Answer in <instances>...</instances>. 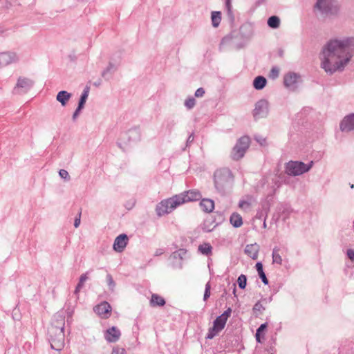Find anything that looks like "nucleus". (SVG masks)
<instances>
[{"instance_id":"obj_56","label":"nucleus","mask_w":354,"mask_h":354,"mask_svg":"<svg viewBox=\"0 0 354 354\" xmlns=\"http://www.w3.org/2000/svg\"><path fill=\"white\" fill-rule=\"evenodd\" d=\"M84 283H81V282L79 281L76 287H77V289H82Z\"/></svg>"},{"instance_id":"obj_37","label":"nucleus","mask_w":354,"mask_h":354,"mask_svg":"<svg viewBox=\"0 0 354 354\" xmlns=\"http://www.w3.org/2000/svg\"><path fill=\"white\" fill-rule=\"evenodd\" d=\"M279 75V68L277 67L272 68V69L270 71V77L272 79H275V78L278 77Z\"/></svg>"},{"instance_id":"obj_49","label":"nucleus","mask_w":354,"mask_h":354,"mask_svg":"<svg viewBox=\"0 0 354 354\" xmlns=\"http://www.w3.org/2000/svg\"><path fill=\"white\" fill-rule=\"evenodd\" d=\"M164 252H165V250L162 248L156 249V251H155V253H154V256H156V257L160 256Z\"/></svg>"},{"instance_id":"obj_39","label":"nucleus","mask_w":354,"mask_h":354,"mask_svg":"<svg viewBox=\"0 0 354 354\" xmlns=\"http://www.w3.org/2000/svg\"><path fill=\"white\" fill-rule=\"evenodd\" d=\"M111 354H126V351L123 348L115 347L113 349Z\"/></svg>"},{"instance_id":"obj_16","label":"nucleus","mask_w":354,"mask_h":354,"mask_svg":"<svg viewBox=\"0 0 354 354\" xmlns=\"http://www.w3.org/2000/svg\"><path fill=\"white\" fill-rule=\"evenodd\" d=\"M340 129L346 132L354 129V113L344 117L340 123Z\"/></svg>"},{"instance_id":"obj_43","label":"nucleus","mask_w":354,"mask_h":354,"mask_svg":"<svg viewBox=\"0 0 354 354\" xmlns=\"http://www.w3.org/2000/svg\"><path fill=\"white\" fill-rule=\"evenodd\" d=\"M80 218H81V212H79L77 216L75 218L74 221V227L75 228L78 227L80 224Z\"/></svg>"},{"instance_id":"obj_15","label":"nucleus","mask_w":354,"mask_h":354,"mask_svg":"<svg viewBox=\"0 0 354 354\" xmlns=\"http://www.w3.org/2000/svg\"><path fill=\"white\" fill-rule=\"evenodd\" d=\"M231 314L232 309L228 308L223 314L216 318L213 324L222 330L225 328L227 319L231 316Z\"/></svg>"},{"instance_id":"obj_46","label":"nucleus","mask_w":354,"mask_h":354,"mask_svg":"<svg viewBox=\"0 0 354 354\" xmlns=\"http://www.w3.org/2000/svg\"><path fill=\"white\" fill-rule=\"evenodd\" d=\"M87 274L88 272H86L80 276L79 281L81 282V283H84V282L88 279Z\"/></svg>"},{"instance_id":"obj_1","label":"nucleus","mask_w":354,"mask_h":354,"mask_svg":"<svg viewBox=\"0 0 354 354\" xmlns=\"http://www.w3.org/2000/svg\"><path fill=\"white\" fill-rule=\"evenodd\" d=\"M354 55V37L330 39L320 53L321 67L327 73L343 71Z\"/></svg>"},{"instance_id":"obj_44","label":"nucleus","mask_w":354,"mask_h":354,"mask_svg":"<svg viewBox=\"0 0 354 354\" xmlns=\"http://www.w3.org/2000/svg\"><path fill=\"white\" fill-rule=\"evenodd\" d=\"M255 140L257 142H259L261 146H264L266 144V140L262 137H256Z\"/></svg>"},{"instance_id":"obj_2","label":"nucleus","mask_w":354,"mask_h":354,"mask_svg":"<svg viewBox=\"0 0 354 354\" xmlns=\"http://www.w3.org/2000/svg\"><path fill=\"white\" fill-rule=\"evenodd\" d=\"M201 197L202 194L198 190L191 189L180 195H176L167 200H163L156 206L157 214L161 216L169 214L178 205L187 202L198 201Z\"/></svg>"},{"instance_id":"obj_41","label":"nucleus","mask_w":354,"mask_h":354,"mask_svg":"<svg viewBox=\"0 0 354 354\" xmlns=\"http://www.w3.org/2000/svg\"><path fill=\"white\" fill-rule=\"evenodd\" d=\"M205 94V90L203 88H198L195 92V96L196 97H201Z\"/></svg>"},{"instance_id":"obj_57","label":"nucleus","mask_w":354,"mask_h":354,"mask_svg":"<svg viewBox=\"0 0 354 354\" xmlns=\"http://www.w3.org/2000/svg\"><path fill=\"white\" fill-rule=\"evenodd\" d=\"M81 289H77V287L75 288V295H78L79 292L80 291Z\"/></svg>"},{"instance_id":"obj_4","label":"nucleus","mask_w":354,"mask_h":354,"mask_svg":"<svg viewBox=\"0 0 354 354\" xmlns=\"http://www.w3.org/2000/svg\"><path fill=\"white\" fill-rule=\"evenodd\" d=\"M315 9L322 15H332L338 12L339 5L337 0H317Z\"/></svg>"},{"instance_id":"obj_58","label":"nucleus","mask_w":354,"mask_h":354,"mask_svg":"<svg viewBox=\"0 0 354 354\" xmlns=\"http://www.w3.org/2000/svg\"><path fill=\"white\" fill-rule=\"evenodd\" d=\"M275 185L277 186V188H279L280 187V183L279 182H275Z\"/></svg>"},{"instance_id":"obj_12","label":"nucleus","mask_w":354,"mask_h":354,"mask_svg":"<svg viewBox=\"0 0 354 354\" xmlns=\"http://www.w3.org/2000/svg\"><path fill=\"white\" fill-rule=\"evenodd\" d=\"M300 82V76L295 73H288L284 76V85L295 90Z\"/></svg>"},{"instance_id":"obj_22","label":"nucleus","mask_w":354,"mask_h":354,"mask_svg":"<svg viewBox=\"0 0 354 354\" xmlns=\"http://www.w3.org/2000/svg\"><path fill=\"white\" fill-rule=\"evenodd\" d=\"M117 70V66L111 62L109 64L107 67L102 72V76L105 80H109L111 75Z\"/></svg>"},{"instance_id":"obj_8","label":"nucleus","mask_w":354,"mask_h":354,"mask_svg":"<svg viewBox=\"0 0 354 354\" xmlns=\"http://www.w3.org/2000/svg\"><path fill=\"white\" fill-rule=\"evenodd\" d=\"M50 336V346L53 349L61 351L64 346V330H54L53 333H49Z\"/></svg>"},{"instance_id":"obj_59","label":"nucleus","mask_w":354,"mask_h":354,"mask_svg":"<svg viewBox=\"0 0 354 354\" xmlns=\"http://www.w3.org/2000/svg\"><path fill=\"white\" fill-rule=\"evenodd\" d=\"M263 227H266V221H264V223H263Z\"/></svg>"},{"instance_id":"obj_13","label":"nucleus","mask_w":354,"mask_h":354,"mask_svg":"<svg viewBox=\"0 0 354 354\" xmlns=\"http://www.w3.org/2000/svg\"><path fill=\"white\" fill-rule=\"evenodd\" d=\"M129 238L127 234H121L118 236L113 243V248L117 252H122L127 245Z\"/></svg>"},{"instance_id":"obj_51","label":"nucleus","mask_w":354,"mask_h":354,"mask_svg":"<svg viewBox=\"0 0 354 354\" xmlns=\"http://www.w3.org/2000/svg\"><path fill=\"white\" fill-rule=\"evenodd\" d=\"M80 111H77V108L76 109L75 111L74 112V113L73 115V120H75L77 117L79 115Z\"/></svg>"},{"instance_id":"obj_19","label":"nucleus","mask_w":354,"mask_h":354,"mask_svg":"<svg viewBox=\"0 0 354 354\" xmlns=\"http://www.w3.org/2000/svg\"><path fill=\"white\" fill-rule=\"evenodd\" d=\"M254 199L252 196H247L245 198L240 200L239 207L243 211L248 212L250 209Z\"/></svg>"},{"instance_id":"obj_7","label":"nucleus","mask_w":354,"mask_h":354,"mask_svg":"<svg viewBox=\"0 0 354 354\" xmlns=\"http://www.w3.org/2000/svg\"><path fill=\"white\" fill-rule=\"evenodd\" d=\"M269 113V103L267 100L262 99L259 100L253 110V116L255 120L266 118Z\"/></svg>"},{"instance_id":"obj_18","label":"nucleus","mask_w":354,"mask_h":354,"mask_svg":"<svg viewBox=\"0 0 354 354\" xmlns=\"http://www.w3.org/2000/svg\"><path fill=\"white\" fill-rule=\"evenodd\" d=\"M259 250V246L257 243L247 245L245 248V253L252 258L256 259L258 257V252Z\"/></svg>"},{"instance_id":"obj_45","label":"nucleus","mask_w":354,"mask_h":354,"mask_svg":"<svg viewBox=\"0 0 354 354\" xmlns=\"http://www.w3.org/2000/svg\"><path fill=\"white\" fill-rule=\"evenodd\" d=\"M259 277L261 279L263 283L264 284L267 285L268 283V280L266 276L265 272L260 273V274H259Z\"/></svg>"},{"instance_id":"obj_60","label":"nucleus","mask_w":354,"mask_h":354,"mask_svg":"<svg viewBox=\"0 0 354 354\" xmlns=\"http://www.w3.org/2000/svg\"><path fill=\"white\" fill-rule=\"evenodd\" d=\"M354 187V185L353 184H351V188H353Z\"/></svg>"},{"instance_id":"obj_9","label":"nucleus","mask_w":354,"mask_h":354,"mask_svg":"<svg viewBox=\"0 0 354 354\" xmlns=\"http://www.w3.org/2000/svg\"><path fill=\"white\" fill-rule=\"evenodd\" d=\"M19 57L13 51H4L0 53V68L8 66L19 62Z\"/></svg>"},{"instance_id":"obj_36","label":"nucleus","mask_w":354,"mask_h":354,"mask_svg":"<svg viewBox=\"0 0 354 354\" xmlns=\"http://www.w3.org/2000/svg\"><path fill=\"white\" fill-rule=\"evenodd\" d=\"M210 289H211L210 283H209V282H207L205 285V293H204V296H203L204 301H206L209 297Z\"/></svg>"},{"instance_id":"obj_6","label":"nucleus","mask_w":354,"mask_h":354,"mask_svg":"<svg viewBox=\"0 0 354 354\" xmlns=\"http://www.w3.org/2000/svg\"><path fill=\"white\" fill-rule=\"evenodd\" d=\"M250 143V139L248 136L240 138L232 150V158L235 160L242 158L248 149Z\"/></svg>"},{"instance_id":"obj_38","label":"nucleus","mask_w":354,"mask_h":354,"mask_svg":"<svg viewBox=\"0 0 354 354\" xmlns=\"http://www.w3.org/2000/svg\"><path fill=\"white\" fill-rule=\"evenodd\" d=\"M59 176L66 180H70L68 172L65 169H60L59 171Z\"/></svg>"},{"instance_id":"obj_31","label":"nucleus","mask_w":354,"mask_h":354,"mask_svg":"<svg viewBox=\"0 0 354 354\" xmlns=\"http://www.w3.org/2000/svg\"><path fill=\"white\" fill-rule=\"evenodd\" d=\"M221 330L218 329L216 326L213 324V326L212 328H209L208 330V333L207 334L206 338L212 339H213L216 335L218 334Z\"/></svg>"},{"instance_id":"obj_30","label":"nucleus","mask_w":354,"mask_h":354,"mask_svg":"<svg viewBox=\"0 0 354 354\" xmlns=\"http://www.w3.org/2000/svg\"><path fill=\"white\" fill-rule=\"evenodd\" d=\"M279 249L274 248L272 250V262L281 265L282 263V258L279 254Z\"/></svg>"},{"instance_id":"obj_32","label":"nucleus","mask_w":354,"mask_h":354,"mask_svg":"<svg viewBox=\"0 0 354 354\" xmlns=\"http://www.w3.org/2000/svg\"><path fill=\"white\" fill-rule=\"evenodd\" d=\"M246 277L244 274H241L237 279L239 288L241 289H244L246 286Z\"/></svg>"},{"instance_id":"obj_48","label":"nucleus","mask_w":354,"mask_h":354,"mask_svg":"<svg viewBox=\"0 0 354 354\" xmlns=\"http://www.w3.org/2000/svg\"><path fill=\"white\" fill-rule=\"evenodd\" d=\"M347 256L351 260H354V250L352 249H349L347 250Z\"/></svg>"},{"instance_id":"obj_20","label":"nucleus","mask_w":354,"mask_h":354,"mask_svg":"<svg viewBox=\"0 0 354 354\" xmlns=\"http://www.w3.org/2000/svg\"><path fill=\"white\" fill-rule=\"evenodd\" d=\"M200 207L203 212L210 213L214 209V201L212 199L203 198L200 202Z\"/></svg>"},{"instance_id":"obj_24","label":"nucleus","mask_w":354,"mask_h":354,"mask_svg":"<svg viewBox=\"0 0 354 354\" xmlns=\"http://www.w3.org/2000/svg\"><path fill=\"white\" fill-rule=\"evenodd\" d=\"M267 83L266 79L263 76H258L253 81V86L257 90L263 89Z\"/></svg>"},{"instance_id":"obj_29","label":"nucleus","mask_w":354,"mask_h":354,"mask_svg":"<svg viewBox=\"0 0 354 354\" xmlns=\"http://www.w3.org/2000/svg\"><path fill=\"white\" fill-rule=\"evenodd\" d=\"M212 250V247L209 243H203L198 246V250L205 255H209L211 254Z\"/></svg>"},{"instance_id":"obj_40","label":"nucleus","mask_w":354,"mask_h":354,"mask_svg":"<svg viewBox=\"0 0 354 354\" xmlns=\"http://www.w3.org/2000/svg\"><path fill=\"white\" fill-rule=\"evenodd\" d=\"M263 310H264V308L260 302L256 303L253 307V310L254 312L261 313Z\"/></svg>"},{"instance_id":"obj_47","label":"nucleus","mask_w":354,"mask_h":354,"mask_svg":"<svg viewBox=\"0 0 354 354\" xmlns=\"http://www.w3.org/2000/svg\"><path fill=\"white\" fill-rule=\"evenodd\" d=\"M256 268L259 274L264 272L263 270V265L261 262H258L256 264Z\"/></svg>"},{"instance_id":"obj_21","label":"nucleus","mask_w":354,"mask_h":354,"mask_svg":"<svg viewBox=\"0 0 354 354\" xmlns=\"http://www.w3.org/2000/svg\"><path fill=\"white\" fill-rule=\"evenodd\" d=\"M71 97V94L66 91H59L57 96L56 100L61 103V104L64 106L66 105L68 101Z\"/></svg>"},{"instance_id":"obj_53","label":"nucleus","mask_w":354,"mask_h":354,"mask_svg":"<svg viewBox=\"0 0 354 354\" xmlns=\"http://www.w3.org/2000/svg\"><path fill=\"white\" fill-rule=\"evenodd\" d=\"M84 104L85 103H83L81 101H79L77 111H81L84 108Z\"/></svg>"},{"instance_id":"obj_25","label":"nucleus","mask_w":354,"mask_h":354,"mask_svg":"<svg viewBox=\"0 0 354 354\" xmlns=\"http://www.w3.org/2000/svg\"><path fill=\"white\" fill-rule=\"evenodd\" d=\"M150 304L151 306H162L165 304V301L162 297L153 294L150 300Z\"/></svg>"},{"instance_id":"obj_42","label":"nucleus","mask_w":354,"mask_h":354,"mask_svg":"<svg viewBox=\"0 0 354 354\" xmlns=\"http://www.w3.org/2000/svg\"><path fill=\"white\" fill-rule=\"evenodd\" d=\"M292 210L287 208V209H285L283 212H282V216H283V220H286L287 219L288 217H289V215L291 213Z\"/></svg>"},{"instance_id":"obj_27","label":"nucleus","mask_w":354,"mask_h":354,"mask_svg":"<svg viewBox=\"0 0 354 354\" xmlns=\"http://www.w3.org/2000/svg\"><path fill=\"white\" fill-rule=\"evenodd\" d=\"M212 26L215 28L218 27L221 21V13L218 11H213L211 15Z\"/></svg>"},{"instance_id":"obj_10","label":"nucleus","mask_w":354,"mask_h":354,"mask_svg":"<svg viewBox=\"0 0 354 354\" xmlns=\"http://www.w3.org/2000/svg\"><path fill=\"white\" fill-rule=\"evenodd\" d=\"M34 81L26 77H19L17 80L15 91L17 93H26L33 86Z\"/></svg>"},{"instance_id":"obj_33","label":"nucleus","mask_w":354,"mask_h":354,"mask_svg":"<svg viewBox=\"0 0 354 354\" xmlns=\"http://www.w3.org/2000/svg\"><path fill=\"white\" fill-rule=\"evenodd\" d=\"M106 282H107L109 289L111 291H113L114 288L115 286V283L114 282L113 279L110 274H108L106 275Z\"/></svg>"},{"instance_id":"obj_52","label":"nucleus","mask_w":354,"mask_h":354,"mask_svg":"<svg viewBox=\"0 0 354 354\" xmlns=\"http://www.w3.org/2000/svg\"><path fill=\"white\" fill-rule=\"evenodd\" d=\"M194 141V134L192 133L187 138V143H191Z\"/></svg>"},{"instance_id":"obj_23","label":"nucleus","mask_w":354,"mask_h":354,"mask_svg":"<svg viewBox=\"0 0 354 354\" xmlns=\"http://www.w3.org/2000/svg\"><path fill=\"white\" fill-rule=\"evenodd\" d=\"M230 222L234 227H239L243 225L242 217L236 212L232 214L230 218Z\"/></svg>"},{"instance_id":"obj_11","label":"nucleus","mask_w":354,"mask_h":354,"mask_svg":"<svg viewBox=\"0 0 354 354\" xmlns=\"http://www.w3.org/2000/svg\"><path fill=\"white\" fill-rule=\"evenodd\" d=\"M65 317L62 313H56L53 317V321L48 333H53L54 330H64Z\"/></svg>"},{"instance_id":"obj_54","label":"nucleus","mask_w":354,"mask_h":354,"mask_svg":"<svg viewBox=\"0 0 354 354\" xmlns=\"http://www.w3.org/2000/svg\"><path fill=\"white\" fill-rule=\"evenodd\" d=\"M226 8L227 10L230 12L231 9V2L230 0H226Z\"/></svg>"},{"instance_id":"obj_50","label":"nucleus","mask_w":354,"mask_h":354,"mask_svg":"<svg viewBox=\"0 0 354 354\" xmlns=\"http://www.w3.org/2000/svg\"><path fill=\"white\" fill-rule=\"evenodd\" d=\"M266 324H261L259 328L257 330V332L258 333H260L261 332H262L263 330H264L266 328Z\"/></svg>"},{"instance_id":"obj_3","label":"nucleus","mask_w":354,"mask_h":354,"mask_svg":"<svg viewBox=\"0 0 354 354\" xmlns=\"http://www.w3.org/2000/svg\"><path fill=\"white\" fill-rule=\"evenodd\" d=\"M214 180L216 189L220 193H223L232 185L233 176L229 169L222 168L214 172Z\"/></svg>"},{"instance_id":"obj_28","label":"nucleus","mask_w":354,"mask_h":354,"mask_svg":"<svg viewBox=\"0 0 354 354\" xmlns=\"http://www.w3.org/2000/svg\"><path fill=\"white\" fill-rule=\"evenodd\" d=\"M268 25L272 28H277L280 25V19L277 16H272L268 20Z\"/></svg>"},{"instance_id":"obj_35","label":"nucleus","mask_w":354,"mask_h":354,"mask_svg":"<svg viewBox=\"0 0 354 354\" xmlns=\"http://www.w3.org/2000/svg\"><path fill=\"white\" fill-rule=\"evenodd\" d=\"M88 93H89V88L88 86H86L84 89L83 93H82V95H81V97L80 99V101H81L83 103H85L86 100H87V98H88Z\"/></svg>"},{"instance_id":"obj_55","label":"nucleus","mask_w":354,"mask_h":354,"mask_svg":"<svg viewBox=\"0 0 354 354\" xmlns=\"http://www.w3.org/2000/svg\"><path fill=\"white\" fill-rule=\"evenodd\" d=\"M256 339L258 342H261V340H260V333H258L257 332L256 333Z\"/></svg>"},{"instance_id":"obj_5","label":"nucleus","mask_w":354,"mask_h":354,"mask_svg":"<svg viewBox=\"0 0 354 354\" xmlns=\"http://www.w3.org/2000/svg\"><path fill=\"white\" fill-rule=\"evenodd\" d=\"M313 165V161L308 165L299 161H290L286 165V173L294 176L301 175L308 171Z\"/></svg>"},{"instance_id":"obj_17","label":"nucleus","mask_w":354,"mask_h":354,"mask_svg":"<svg viewBox=\"0 0 354 354\" xmlns=\"http://www.w3.org/2000/svg\"><path fill=\"white\" fill-rule=\"evenodd\" d=\"M120 331L115 326L107 329L104 334V337L109 342H115L120 337Z\"/></svg>"},{"instance_id":"obj_34","label":"nucleus","mask_w":354,"mask_h":354,"mask_svg":"<svg viewBox=\"0 0 354 354\" xmlns=\"http://www.w3.org/2000/svg\"><path fill=\"white\" fill-rule=\"evenodd\" d=\"M196 104V100L194 97H191L185 101V106L188 109H192Z\"/></svg>"},{"instance_id":"obj_14","label":"nucleus","mask_w":354,"mask_h":354,"mask_svg":"<svg viewBox=\"0 0 354 354\" xmlns=\"http://www.w3.org/2000/svg\"><path fill=\"white\" fill-rule=\"evenodd\" d=\"M111 307L106 301H103L94 308V311L102 318H108L111 315Z\"/></svg>"},{"instance_id":"obj_26","label":"nucleus","mask_w":354,"mask_h":354,"mask_svg":"<svg viewBox=\"0 0 354 354\" xmlns=\"http://www.w3.org/2000/svg\"><path fill=\"white\" fill-rule=\"evenodd\" d=\"M186 254H187L186 250L180 249L177 251H175L174 252H173L171 254L169 259L171 260H177V259L183 260L185 257Z\"/></svg>"}]
</instances>
